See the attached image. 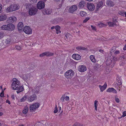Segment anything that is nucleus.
Instances as JSON below:
<instances>
[{
	"label": "nucleus",
	"instance_id": "1",
	"mask_svg": "<svg viewBox=\"0 0 126 126\" xmlns=\"http://www.w3.org/2000/svg\"><path fill=\"white\" fill-rule=\"evenodd\" d=\"M11 86L13 90H17L16 92L18 94L24 90L23 86H21L19 81L16 78H14Z\"/></svg>",
	"mask_w": 126,
	"mask_h": 126
},
{
	"label": "nucleus",
	"instance_id": "2",
	"mask_svg": "<svg viewBox=\"0 0 126 126\" xmlns=\"http://www.w3.org/2000/svg\"><path fill=\"white\" fill-rule=\"evenodd\" d=\"M3 30H6L8 31H13L15 28V26L12 24H9L7 25H3L1 27Z\"/></svg>",
	"mask_w": 126,
	"mask_h": 126
},
{
	"label": "nucleus",
	"instance_id": "3",
	"mask_svg": "<svg viewBox=\"0 0 126 126\" xmlns=\"http://www.w3.org/2000/svg\"><path fill=\"white\" fill-rule=\"evenodd\" d=\"M19 8V7L17 4H15L11 5L8 7L7 9V11L9 12H12L18 10Z\"/></svg>",
	"mask_w": 126,
	"mask_h": 126
},
{
	"label": "nucleus",
	"instance_id": "4",
	"mask_svg": "<svg viewBox=\"0 0 126 126\" xmlns=\"http://www.w3.org/2000/svg\"><path fill=\"white\" fill-rule=\"evenodd\" d=\"M74 74V71L70 69L67 71L65 73L64 76L66 78L70 79L72 78Z\"/></svg>",
	"mask_w": 126,
	"mask_h": 126
},
{
	"label": "nucleus",
	"instance_id": "5",
	"mask_svg": "<svg viewBox=\"0 0 126 126\" xmlns=\"http://www.w3.org/2000/svg\"><path fill=\"white\" fill-rule=\"evenodd\" d=\"M37 11L38 9L36 8L32 7L29 9V14L31 16L34 15L37 13Z\"/></svg>",
	"mask_w": 126,
	"mask_h": 126
},
{
	"label": "nucleus",
	"instance_id": "6",
	"mask_svg": "<svg viewBox=\"0 0 126 126\" xmlns=\"http://www.w3.org/2000/svg\"><path fill=\"white\" fill-rule=\"evenodd\" d=\"M54 53L49 51L45 52H43L39 55L40 57H43L46 56L47 57H50L53 55Z\"/></svg>",
	"mask_w": 126,
	"mask_h": 126
},
{
	"label": "nucleus",
	"instance_id": "7",
	"mask_svg": "<svg viewBox=\"0 0 126 126\" xmlns=\"http://www.w3.org/2000/svg\"><path fill=\"white\" fill-rule=\"evenodd\" d=\"M39 104L38 103H36L31 105L30 107V110L31 112H32L35 110L39 107Z\"/></svg>",
	"mask_w": 126,
	"mask_h": 126
},
{
	"label": "nucleus",
	"instance_id": "8",
	"mask_svg": "<svg viewBox=\"0 0 126 126\" xmlns=\"http://www.w3.org/2000/svg\"><path fill=\"white\" fill-rule=\"evenodd\" d=\"M23 31L27 34H30L32 33V30L28 26H26L24 27Z\"/></svg>",
	"mask_w": 126,
	"mask_h": 126
},
{
	"label": "nucleus",
	"instance_id": "9",
	"mask_svg": "<svg viewBox=\"0 0 126 126\" xmlns=\"http://www.w3.org/2000/svg\"><path fill=\"white\" fill-rule=\"evenodd\" d=\"M87 7L88 10L90 11H93L94 9V5L91 3H88L87 4Z\"/></svg>",
	"mask_w": 126,
	"mask_h": 126
},
{
	"label": "nucleus",
	"instance_id": "10",
	"mask_svg": "<svg viewBox=\"0 0 126 126\" xmlns=\"http://www.w3.org/2000/svg\"><path fill=\"white\" fill-rule=\"evenodd\" d=\"M77 5H73L69 8L68 11L69 13H73L75 11L77 10Z\"/></svg>",
	"mask_w": 126,
	"mask_h": 126
},
{
	"label": "nucleus",
	"instance_id": "11",
	"mask_svg": "<svg viewBox=\"0 0 126 126\" xmlns=\"http://www.w3.org/2000/svg\"><path fill=\"white\" fill-rule=\"evenodd\" d=\"M11 41V37L9 36H8V37L6 39L5 41L3 40L2 41V42L3 43L4 45V46H6L10 44Z\"/></svg>",
	"mask_w": 126,
	"mask_h": 126
},
{
	"label": "nucleus",
	"instance_id": "12",
	"mask_svg": "<svg viewBox=\"0 0 126 126\" xmlns=\"http://www.w3.org/2000/svg\"><path fill=\"white\" fill-rule=\"evenodd\" d=\"M45 6V3L42 1L39 2L37 5V8L39 9H41L43 8Z\"/></svg>",
	"mask_w": 126,
	"mask_h": 126
},
{
	"label": "nucleus",
	"instance_id": "13",
	"mask_svg": "<svg viewBox=\"0 0 126 126\" xmlns=\"http://www.w3.org/2000/svg\"><path fill=\"white\" fill-rule=\"evenodd\" d=\"M52 10L50 8L45 9L42 11V13L44 15L50 14L52 13Z\"/></svg>",
	"mask_w": 126,
	"mask_h": 126
},
{
	"label": "nucleus",
	"instance_id": "14",
	"mask_svg": "<svg viewBox=\"0 0 126 126\" xmlns=\"http://www.w3.org/2000/svg\"><path fill=\"white\" fill-rule=\"evenodd\" d=\"M78 70L79 71L81 72H83L86 71L87 68L85 66L82 65L79 66Z\"/></svg>",
	"mask_w": 126,
	"mask_h": 126
},
{
	"label": "nucleus",
	"instance_id": "15",
	"mask_svg": "<svg viewBox=\"0 0 126 126\" xmlns=\"http://www.w3.org/2000/svg\"><path fill=\"white\" fill-rule=\"evenodd\" d=\"M85 2L84 0H81L79 3L78 5L79 7L80 8H83L85 5Z\"/></svg>",
	"mask_w": 126,
	"mask_h": 126
},
{
	"label": "nucleus",
	"instance_id": "16",
	"mask_svg": "<svg viewBox=\"0 0 126 126\" xmlns=\"http://www.w3.org/2000/svg\"><path fill=\"white\" fill-rule=\"evenodd\" d=\"M16 18L15 16L10 17H9L8 21L10 23H13L16 20Z\"/></svg>",
	"mask_w": 126,
	"mask_h": 126
},
{
	"label": "nucleus",
	"instance_id": "17",
	"mask_svg": "<svg viewBox=\"0 0 126 126\" xmlns=\"http://www.w3.org/2000/svg\"><path fill=\"white\" fill-rule=\"evenodd\" d=\"M36 98V96L35 94H33L28 98L29 101L31 102Z\"/></svg>",
	"mask_w": 126,
	"mask_h": 126
},
{
	"label": "nucleus",
	"instance_id": "18",
	"mask_svg": "<svg viewBox=\"0 0 126 126\" xmlns=\"http://www.w3.org/2000/svg\"><path fill=\"white\" fill-rule=\"evenodd\" d=\"M73 58L76 60H79L80 59V56L78 54H74L72 55Z\"/></svg>",
	"mask_w": 126,
	"mask_h": 126
},
{
	"label": "nucleus",
	"instance_id": "19",
	"mask_svg": "<svg viewBox=\"0 0 126 126\" xmlns=\"http://www.w3.org/2000/svg\"><path fill=\"white\" fill-rule=\"evenodd\" d=\"M99 87L100 88L101 91L103 92L106 88L107 87V84L106 83H105L104 85L102 86L100 85H99Z\"/></svg>",
	"mask_w": 126,
	"mask_h": 126
},
{
	"label": "nucleus",
	"instance_id": "20",
	"mask_svg": "<svg viewBox=\"0 0 126 126\" xmlns=\"http://www.w3.org/2000/svg\"><path fill=\"white\" fill-rule=\"evenodd\" d=\"M117 58L115 57H113L112 59L111 60V67H113L114 66V64L115 63V61L117 60Z\"/></svg>",
	"mask_w": 126,
	"mask_h": 126
},
{
	"label": "nucleus",
	"instance_id": "21",
	"mask_svg": "<svg viewBox=\"0 0 126 126\" xmlns=\"http://www.w3.org/2000/svg\"><path fill=\"white\" fill-rule=\"evenodd\" d=\"M23 27V23L22 22L19 23L17 25V28L18 30L19 31L22 29Z\"/></svg>",
	"mask_w": 126,
	"mask_h": 126
},
{
	"label": "nucleus",
	"instance_id": "22",
	"mask_svg": "<svg viewBox=\"0 0 126 126\" xmlns=\"http://www.w3.org/2000/svg\"><path fill=\"white\" fill-rule=\"evenodd\" d=\"M7 18L6 15L4 14L0 15V21L4 20Z\"/></svg>",
	"mask_w": 126,
	"mask_h": 126
},
{
	"label": "nucleus",
	"instance_id": "23",
	"mask_svg": "<svg viewBox=\"0 0 126 126\" xmlns=\"http://www.w3.org/2000/svg\"><path fill=\"white\" fill-rule=\"evenodd\" d=\"M117 19L114 17L113 18V22H111V27L114 26L116 25V23L117 22Z\"/></svg>",
	"mask_w": 126,
	"mask_h": 126
},
{
	"label": "nucleus",
	"instance_id": "24",
	"mask_svg": "<svg viewBox=\"0 0 126 126\" xmlns=\"http://www.w3.org/2000/svg\"><path fill=\"white\" fill-rule=\"evenodd\" d=\"M103 5V3L102 1H100L96 4V10H98Z\"/></svg>",
	"mask_w": 126,
	"mask_h": 126
},
{
	"label": "nucleus",
	"instance_id": "25",
	"mask_svg": "<svg viewBox=\"0 0 126 126\" xmlns=\"http://www.w3.org/2000/svg\"><path fill=\"white\" fill-rule=\"evenodd\" d=\"M76 49L78 51L84 50L86 49L87 48L82 46H79L77 47Z\"/></svg>",
	"mask_w": 126,
	"mask_h": 126
},
{
	"label": "nucleus",
	"instance_id": "26",
	"mask_svg": "<svg viewBox=\"0 0 126 126\" xmlns=\"http://www.w3.org/2000/svg\"><path fill=\"white\" fill-rule=\"evenodd\" d=\"M39 91L38 88L37 87H35L32 90V92L36 94H38Z\"/></svg>",
	"mask_w": 126,
	"mask_h": 126
},
{
	"label": "nucleus",
	"instance_id": "27",
	"mask_svg": "<svg viewBox=\"0 0 126 126\" xmlns=\"http://www.w3.org/2000/svg\"><path fill=\"white\" fill-rule=\"evenodd\" d=\"M87 14V13L84 11H81L80 13V16L82 17L86 16Z\"/></svg>",
	"mask_w": 126,
	"mask_h": 126
},
{
	"label": "nucleus",
	"instance_id": "28",
	"mask_svg": "<svg viewBox=\"0 0 126 126\" xmlns=\"http://www.w3.org/2000/svg\"><path fill=\"white\" fill-rule=\"evenodd\" d=\"M97 25L100 28L105 27L107 25L101 22H99L97 23Z\"/></svg>",
	"mask_w": 126,
	"mask_h": 126
},
{
	"label": "nucleus",
	"instance_id": "29",
	"mask_svg": "<svg viewBox=\"0 0 126 126\" xmlns=\"http://www.w3.org/2000/svg\"><path fill=\"white\" fill-rule=\"evenodd\" d=\"M60 27L59 26H55V29L56 31V33L57 34H58L59 32L61 33V31L60 30Z\"/></svg>",
	"mask_w": 126,
	"mask_h": 126
},
{
	"label": "nucleus",
	"instance_id": "30",
	"mask_svg": "<svg viewBox=\"0 0 126 126\" xmlns=\"http://www.w3.org/2000/svg\"><path fill=\"white\" fill-rule=\"evenodd\" d=\"M90 59L91 61L93 63H95L96 62V60L95 58L94 57V56L93 55H91L90 56Z\"/></svg>",
	"mask_w": 126,
	"mask_h": 126
},
{
	"label": "nucleus",
	"instance_id": "31",
	"mask_svg": "<svg viewBox=\"0 0 126 126\" xmlns=\"http://www.w3.org/2000/svg\"><path fill=\"white\" fill-rule=\"evenodd\" d=\"M25 6H26V8L27 9H29L30 8H31L32 7H34V6L32 5L30 3L26 4Z\"/></svg>",
	"mask_w": 126,
	"mask_h": 126
},
{
	"label": "nucleus",
	"instance_id": "32",
	"mask_svg": "<svg viewBox=\"0 0 126 126\" xmlns=\"http://www.w3.org/2000/svg\"><path fill=\"white\" fill-rule=\"evenodd\" d=\"M28 108L27 107H25L23 111V112L24 114H26L28 112Z\"/></svg>",
	"mask_w": 126,
	"mask_h": 126
},
{
	"label": "nucleus",
	"instance_id": "33",
	"mask_svg": "<svg viewBox=\"0 0 126 126\" xmlns=\"http://www.w3.org/2000/svg\"><path fill=\"white\" fill-rule=\"evenodd\" d=\"M59 19L58 18L54 19L52 21V23H53L57 24L59 22Z\"/></svg>",
	"mask_w": 126,
	"mask_h": 126
},
{
	"label": "nucleus",
	"instance_id": "34",
	"mask_svg": "<svg viewBox=\"0 0 126 126\" xmlns=\"http://www.w3.org/2000/svg\"><path fill=\"white\" fill-rule=\"evenodd\" d=\"M27 98V95H25L24 96L21 98L20 99V101L21 102L24 101Z\"/></svg>",
	"mask_w": 126,
	"mask_h": 126
},
{
	"label": "nucleus",
	"instance_id": "35",
	"mask_svg": "<svg viewBox=\"0 0 126 126\" xmlns=\"http://www.w3.org/2000/svg\"><path fill=\"white\" fill-rule=\"evenodd\" d=\"M111 92L115 94H116L117 93V92L116 90L113 88H111Z\"/></svg>",
	"mask_w": 126,
	"mask_h": 126
},
{
	"label": "nucleus",
	"instance_id": "36",
	"mask_svg": "<svg viewBox=\"0 0 126 126\" xmlns=\"http://www.w3.org/2000/svg\"><path fill=\"white\" fill-rule=\"evenodd\" d=\"M65 36L66 39H69V38H70L71 35L68 33H65L64 34Z\"/></svg>",
	"mask_w": 126,
	"mask_h": 126
},
{
	"label": "nucleus",
	"instance_id": "37",
	"mask_svg": "<svg viewBox=\"0 0 126 126\" xmlns=\"http://www.w3.org/2000/svg\"><path fill=\"white\" fill-rule=\"evenodd\" d=\"M65 97V94H63L61 98V100L62 102H64V99Z\"/></svg>",
	"mask_w": 126,
	"mask_h": 126
},
{
	"label": "nucleus",
	"instance_id": "38",
	"mask_svg": "<svg viewBox=\"0 0 126 126\" xmlns=\"http://www.w3.org/2000/svg\"><path fill=\"white\" fill-rule=\"evenodd\" d=\"M4 36V33L2 32H0V39L2 38Z\"/></svg>",
	"mask_w": 126,
	"mask_h": 126
},
{
	"label": "nucleus",
	"instance_id": "39",
	"mask_svg": "<svg viewBox=\"0 0 126 126\" xmlns=\"http://www.w3.org/2000/svg\"><path fill=\"white\" fill-rule=\"evenodd\" d=\"M90 18L89 17H86L85 19L83 21V22L84 23H86L88 20L90 19Z\"/></svg>",
	"mask_w": 126,
	"mask_h": 126
},
{
	"label": "nucleus",
	"instance_id": "40",
	"mask_svg": "<svg viewBox=\"0 0 126 126\" xmlns=\"http://www.w3.org/2000/svg\"><path fill=\"white\" fill-rule=\"evenodd\" d=\"M125 58L124 56H123L122 57H121L120 58V60H121V61H125Z\"/></svg>",
	"mask_w": 126,
	"mask_h": 126
},
{
	"label": "nucleus",
	"instance_id": "41",
	"mask_svg": "<svg viewBox=\"0 0 126 126\" xmlns=\"http://www.w3.org/2000/svg\"><path fill=\"white\" fill-rule=\"evenodd\" d=\"M81 124H80L78 123H76L73 126H82Z\"/></svg>",
	"mask_w": 126,
	"mask_h": 126
},
{
	"label": "nucleus",
	"instance_id": "42",
	"mask_svg": "<svg viewBox=\"0 0 126 126\" xmlns=\"http://www.w3.org/2000/svg\"><path fill=\"white\" fill-rule=\"evenodd\" d=\"M15 47L17 50H20L21 49V47L19 46H16Z\"/></svg>",
	"mask_w": 126,
	"mask_h": 126
},
{
	"label": "nucleus",
	"instance_id": "43",
	"mask_svg": "<svg viewBox=\"0 0 126 126\" xmlns=\"http://www.w3.org/2000/svg\"><path fill=\"white\" fill-rule=\"evenodd\" d=\"M117 96L116 95L115 98V101L117 103H119L120 102V100L117 97Z\"/></svg>",
	"mask_w": 126,
	"mask_h": 126
},
{
	"label": "nucleus",
	"instance_id": "44",
	"mask_svg": "<svg viewBox=\"0 0 126 126\" xmlns=\"http://www.w3.org/2000/svg\"><path fill=\"white\" fill-rule=\"evenodd\" d=\"M0 96L2 97H4V94L3 90H2V92L0 94Z\"/></svg>",
	"mask_w": 126,
	"mask_h": 126
},
{
	"label": "nucleus",
	"instance_id": "45",
	"mask_svg": "<svg viewBox=\"0 0 126 126\" xmlns=\"http://www.w3.org/2000/svg\"><path fill=\"white\" fill-rule=\"evenodd\" d=\"M58 111V109L56 105V106L55 107V110H54V113H56Z\"/></svg>",
	"mask_w": 126,
	"mask_h": 126
},
{
	"label": "nucleus",
	"instance_id": "46",
	"mask_svg": "<svg viewBox=\"0 0 126 126\" xmlns=\"http://www.w3.org/2000/svg\"><path fill=\"white\" fill-rule=\"evenodd\" d=\"M98 101L97 100H95L94 102V107H97V103L98 102Z\"/></svg>",
	"mask_w": 126,
	"mask_h": 126
},
{
	"label": "nucleus",
	"instance_id": "47",
	"mask_svg": "<svg viewBox=\"0 0 126 126\" xmlns=\"http://www.w3.org/2000/svg\"><path fill=\"white\" fill-rule=\"evenodd\" d=\"M118 82V84L119 85H122V83L121 80H119V81H117Z\"/></svg>",
	"mask_w": 126,
	"mask_h": 126
},
{
	"label": "nucleus",
	"instance_id": "48",
	"mask_svg": "<svg viewBox=\"0 0 126 126\" xmlns=\"http://www.w3.org/2000/svg\"><path fill=\"white\" fill-rule=\"evenodd\" d=\"M126 116V111H124L123 112V115L121 117H124Z\"/></svg>",
	"mask_w": 126,
	"mask_h": 126
},
{
	"label": "nucleus",
	"instance_id": "49",
	"mask_svg": "<svg viewBox=\"0 0 126 126\" xmlns=\"http://www.w3.org/2000/svg\"><path fill=\"white\" fill-rule=\"evenodd\" d=\"M65 100L67 101H68L69 99V97L68 96H66L65 95Z\"/></svg>",
	"mask_w": 126,
	"mask_h": 126
},
{
	"label": "nucleus",
	"instance_id": "50",
	"mask_svg": "<svg viewBox=\"0 0 126 126\" xmlns=\"http://www.w3.org/2000/svg\"><path fill=\"white\" fill-rule=\"evenodd\" d=\"M30 1L31 2L34 3H36L37 1V0H30Z\"/></svg>",
	"mask_w": 126,
	"mask_h": 126
},
{
	"label": "nucleus",
	"instance_id": "51",
	"mask_svg": "<svg viewBox=\"0 0 126 126\" xmlns=\"http://www.w3.org/2000/svg\"><path fill=\"white\" fill-rule=\"evenodd\" d=\"M119 53H120V52H119V51L116 50V51H115V52L114 53L115 54H119Z\"/></svg>",
	"mask_w": 126,
	"mask_h": 126
},
{
	"label": "nucleus",
	"instance_id": "52",
	"mask_svg": "<svg viewBox=\"0 0 126 126\" xmlns=\"http://www.w3.org/2000/svg\"><path fill=\"white\" fill-rule=\"evenodd\" d=\"M2 6L1 4H0V13L2 12Z\"/></svg>",
	"mask_w": 126,
	"mask_h": 126
},
{
	"label": "nucleus",
	"instance_id": "53",
	"mask_svg": "<svg viewBox=\"0 0 126 126\" xmlns=\"http://www.w3.org/2000/svg\"><path fill=\"white\" fill-rule=\"evenodd\" d=\"M118 85H119L117 83H115L113 84L114 86H115V87H118Z\"/></svg>",
	"mask_w": 126,
	"mask_h": 126
},
{
	"label": "nucleus",
	"instance_id": "54",
	"mask_svg": "<svg viewBox=\"0 0 126 126\" xmlns=\"http://www.w3.org/2000/svg\"><path fill=\"white\" fill-rule=\"evenodd\" d=\"M110 4V1L108 0L106 2V4L107 5H109Z\"/></svg>",
	"mask_w": 126,
	"mask_h": 126
},
{
	"label": "nucleus",
	"instance_id": "55",
	"mask_svg": "<svg viewBox=\"0 0 126 126\" xmlns=\"http://www.w3.org/2000/svg\"><path fill=\"white\" fill-rule=\"evenodd\" d=\"M124 13V12L123 11H119L118 12V13L119 14L122 15L123 13Z\"/></svg>",
	"mask_w": 126,
	"mask_h": 126
},
{
	"label": "nucleus",
	"instance_id": "56",
	"mask_svg": "<svg viewBox=\"0 0 126 126\" xmlns=\"http://www.w3.org/2000/svg\"><path fill=\"white\" fill-rule=\"evenodd\" d=\"M121 16H125L126 18V12H124Z\"/></svg>",
	"mask_w": 126,
	"mask_h": 126
},
{
	"label": "nucleus",
	"instance_id": "57",
	"mask_svg": "<svg viewBox=\"0 0 126 126\" xmlns=\"http://www.w3.org/2000/svg\"><path fill=\"white\" fill-rule=\"evenodd\" d=\"M125 63L123 62H121L120 63V65L123 66L124 65Z\"/></svg>",
	"mask_w": 126,
	"mask_h": 126
},
{
	"label": "nucleus",
	"instance_id": "58",
	"mask_svg": "<svg viewBox=\"0 0 126 126\" xmlns=\"http://www.w3.org/2000/svg\"><path fill=\"white\" fill-rule=\"evenodd\" d=\"M114 5V3L112 2L111 1V6H113Z\"/></svg>",
	"mask_w": 126,
	"mask_h": 126
},
{
	"label": "nucleus",
	"instance_id": "59",
	"mask_svg": "<svg viewBox=\"0 0 126 126\" xmlns=\"http://www.w3.org/2000/svg\"><path fill=\"white\" fill-rule=\"evenodd\" d=\"M91 27L93 30H95V27L91 25Z\"/></svg>",
	"mask_w": 126,
	"mask_h": 126
},
{
	"label": "nucleus",
	"instance_id": "60",
	"mask_svg": "<svg viewBox=\"0 0 126 126\" xmlns=\"http://www.w3.org/2000/svg\"><path fill=\"white\" fill-rule=\"evenodd\" d=\"M119 80H121V78L120 77H118L117 78V81H119Z\"/></svg>",
	"mask_w": 126,
	"mask_h": 126
},
{
	"label": "nucleus",
	"instance_id": "61",
	"mask_svg": "<svg viewBox=\"0 0 126 126\" xmlns=\"http://www.w3.org/2000/svg\"><path fill=\"white\" fill-rule=\"evenodd\" d=\"M99 51L101 53H103L104 52L103 50L100 49L99 50Z\"/></svg>",
	"mask_w": 126,
	"mask_h": 126
},
{
	"label": "nucleus",
	"instance_id": "62",
	"mask_svg": "<svg viewBox=\"0 0 126 126\" xmlns=\"http://www.w3.org/2000/svg\"><path fill=\"white\" fill-rule=\"evenodd\" d=\"M116 47H113L112 48V50H115ZM114 51V50H113Z\"/></svg>",
	"mask_w": 126,
	"mask_h": 126
},
{
	"label": "nucleus",
	"instance_id": "63",
	"mask_svg": "<svg viewBox=\"0 0 126 126\" xmlns=\"http://www.w3.org/2000/svg\"><path fill=\"white\" fill-rule=\"evenodd\" d=\"M123 50H126V44L125 45L123 48Z\"/></svg>",
	"mask_w": 126,
	"mask_h": 126
},
{
	"label": "nucleus",
	"instance_id": "64",
	"mask_svg": "<svg viewBox=\"0 0 126 126\" xmlns=\"http://www.w3.org/2000/svg\"><path fill=\"white\" fill-rule=\"evenodd\" d=\"M6 102L7 103H8L9 104H10V101H9V100H7L6 101Z\"/></svg>",
	"mask_w": 126,
	"mask_h": 126
}]
</instances>
